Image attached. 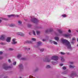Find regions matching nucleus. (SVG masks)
<instances>
[{
  "label": "nucleus",
  "mask_w": 78,
  "mask_h": 78,
  "mask_svg": "<svg viewBox=\"0 0 78 78\" xmlns=\"http://www.w3.org/2000/svg\"><path fill=\"white\" fill-rule=\"evenodd\" d=\"M60 41L64 45L66 46L68 48H71V45L70 44V42L66 39L62 38L60 40Z\"/></svg>",
  "instance_id": "1"
},
{
  "label": "nucleus",
  "mask_w": 78,
  "mask_h": 78,
  "mask_svg": "<svg viewBox=\"0 0 78 78\" xmlns=\"http://www.w3.org/2000/svg\"><path fill=\"white\" fill-rule=\"evenodd\" d=\"M31 21L34 23H37V22H39V20H37L36 18L31 19Z\"/></svg>",
  "instance_id": "2"
},
{
  "label": "nucleus",
  "mask_w": 78,
  "mask_h": 78,
  "mask_svg": "<svg viewBox=\"0 0 78 78\" xmlns=\"http://www.w3.org/2000/svg\"><path fill=\"white\" fill-rule=\"evenodd\" d=\"M51 59L55 60H58V57L56 55L53 56L51 58Z\"/></svg>",
  "instance_id": "3"
},
{
  "label": "nucleus",
  "mask_w": 78,
  "mask_h": 78,
  "mask_svg": "<svg viewBox=\"0 0 78 78\" xmlns=\"http://www.w3.org/2000/svg\"><path fill=\"white\" fill-rule=\"evenodd\" d=\"M18 67L20 70L23 69V65L22 64H20L18 65Z\"/></svg>",
  "instance_id": "4"
},
{
  "label": "nucleus",
  "mask_w": 78,
  "mask_h": 78,
  "mask_svg": "<svg viewBox=\"0 0 78 78\" xmlns=\"http://www.w3.org/2000/svg\"><path fill=\"white\" fill-rule=\"evenodd\" d=\"M17 34V35H19V36H25V34H23V33H22L21 32H18L16 33Z\"/></svg>",
  "instance_id": "5"
},
{
  "label": "nucleus",
  "mask_w": 78,
  "mask_h": 78,
  "mask_svg": "<svg viewBox=\"0 0 78 78\" xmlns=\"http://www.w3.org/2000/svg\"><path fill=\"white\" fill-rule=\"evenodd\" d=\"M3 68L4 69H5V70H7V69H11V68H12V66H4L3 67Z\"/></svg>",
  "instance_id": "6"
},
{
  "label": "nucleus",
  "mask_w": 78,
  "mask_h": 78,
  "mask_svg": "<svg viewBox=\"0 0 78 78\" xmlns=\"http://www.w3.org/2000/svg\"><path fill=\"white\" fill-rule=\"evenodd\" d=\"M5 37L6 36L5 35H2L0 37V39H1V40H3V39H5Z\"/></svg>",
  "instance_id": "7"
},
{
  "label": "nucleus",
  "mask_w": 78,
  "mask_h": 78,
  "mask_svg": "<svg viewBox=\"0 0 78 78\" xmlns=\"http://www.w3.org/2000/svg\"><path fill=\"white\" fill-rule=\"evenodd\" d=\"M49 41L51 43H53L54 44V45H58V43L55 41H52L51 40H49Z\"/></svg>",
  "instance_id": "8"
},
{
  "label": "nucleus",
  "mask_w": 78,
  "mask_h": 78,
  "mask_svg": "<svg viewBox=\"0 0 78 78\" xmlns=\"http://www.w3.org/2000/svg\"><path fill=\"white\" fill-rule=\"evenodd\" d=\"M11 38L10 37H8L6 39V41L7 42H11Z\"/></svg>",
  "instance_id": "9"
},
{
  "label": "nucleus",
  "mask_w": 78,
  "mask_h": 78,
  "mask_svg": "<svg viewBox=\"0 0 78 78\" xmlns=\"http://www.w3.org/2000/svg\"><path fill=\"white\" fill-rule=\"evenodd\" d=\"M75 38L73 37L72 39V41H71V43L72 44H74V41H75Z\"/></svg>",
  "instance_id": "10"
},
{
  "label": "nucleus",
  "mask_w": 78,
  "mask_h": 78,
  "mask_svg": "<svg viewBox=\"0 0 78 78\" xmlns=\"http://www.w3.org/2000/svg\"><path fill=\"white\" fill-rule=\"evenodd\" d=\"M41 45V41L38 42L37 43V47H39V46H40Z\"/></svg>",
  "instance_id": "11"
},
{
  "label": "nucleus",
  "mask_w": 78,
  "mask_h": 78,
  "mask_svg": "<svg viewBox=\"0 0 78 78\" xmlns=\"http://www.w3.org/2000/svg\"><path fill=\"white\" fill-rule=\"evenodd\" d=\"M54 39L55 40V41H59V39L58 37H55L54 38Z\"/></svg>",
  "instance_id": "12"
},
{
  "label": "nucleus",
  "mask_w": 78,
  "mask_h": 78,
  "mask_svg": "<svg viewBox=\"0 0 78 78\" xmlns=\"http://www.w3.org/2000/svg\"><path fill=\"white\" fill-rule=\"evenodd\" d=\"M26 43H27L28 44H32L33 42L31 41H26Z\"/></svg>",
  "instance_id": "13"
},
{
  "label": "nucleus",
  "mask_w": 78,
  "mask_h": 78,
  "mask_svg": "<svg viewBox=\"0 0 78 78\" xmlns=\"http://www.w3.org/2000/svg\"><path fill=\"white\" fill-rule=\"evenodd\" d=\"M57 31H58L60 33H62V30L61 29H57Z\"/></svg>",
  "instance_id": "14"
},
{
  "label": "nucleus",
  "mask_w": 78,
  "mask_h": 78,
  "mask_svg": "<svg viewBox=\"0 0 78 78\" xmlns=\"http://www.w3.org/2000/svg\"><path fill=\"white\" fill-rule=\"evenodd\" d=\"M44 61H45V62H49L50 61V59H46L44 60Z\"/></svg>",
  "instance_id": "15"
},
{
  "label": "nucleus",
  "mask_w": 78,
  "mask_h": 78,
  "mask_svg": "<svg viewBox=\"0 0 78 78\" xmlns=\"http://www.w3.org/2000/svg\"><path fill=\"white\" fill-rule=\"evenodd\" d=\"M21 56H22V54H20L18 55L17 56V57L18 58H19V59L21 57Z\"/></svg>",
  "instance_id": "16"
},
{
  "label": "nucleus",
  "mask_w": 78,
  "mask_h": 78,
  "mask_svg": "<svg viewBox=\"0 0 78 78\" xmlns=\"http://www.w3.org/2000/svg\"><path fill=\"white\" fill-rule=\"evenodd\" d=\"M64 36L66 37H68L69 36V34H64L63 35Z\"/></svg>",
  "instance_id": "17"
},
{
  "label": "nucleus",
  "mask_w": 78,
  "mask_h": 78,
  "mask_svg": "<svg viewBox=\"0 0 78 78\" xmlns=\"http://www.w3.org/2000/svg\"><path fill=\"white\" fill-rule=\"evenodd\" d=\"M17 43V41H12V44H16Z\"/></svg>",
  "instance_id": "18"
},
{
  "label": "nucleus",
  "mask_w": 78,
  "mask_h": 78,
  "mask_svg": "<svg viewBox=\"0 0 78 78\" xmlns=\"http://www.w3.org/2000/svg\"><path fill=\"white\" fill-rule=\"evenodd\" d=\"M61 60L62 61H65V59L63 57H61Z\"/></svg>",
  "instance_id": "19"
},
{
  "label": "nucleus",
  "mask_w": 78,
  "mask_h": 78,
  "mask_svg": "<svg viewBox=\"0 0 78 78\" xmlns=\"http://www.w3.org/2000/svg\"><path fill=\"white\" fill-rule=\"evenodd\" d=\"M33 34L34 36H36V31L34 30H33Z\"/></svg>",
  "instance_id": "20"
},
{
  "label": "nucleus",
  "mask_w": 78,
  "mask_h": 78,
  "mask_svg": "<svg viewBox=\"0 0 78 78\" xmlns=\"http://www.w3.org/2000/svg\"><path fill=\"white\" fill-rule=\"evenodd\" d=\"M40 33L41 32L40 31H36V33L37 35H39V34H40Z\"/></svg>",
  "instance_id": "21"
},
{
  "label": "nucleus",
  "mask_w": 78,
  "mask_h": 78,
  "mask_svg": "<svg viewBox=\"0 0 78 78\" xmlns=\"http://www.w3.org/2000/svg\"><path fill=\"white\" fill-rule=\"evenodd\" d=\"M15 26H16V25L14 24H12L10 25V27H15Z\"/></svg>",
  "instance_id": "22"
},
{
  "label": "nucleus",
  "mask_w": 78,
  "mask_h": 78,
  "mask_svg": "<svg viewBox=\"0 0 78 78\" xmlns=\"http://www.w3.org/2000/svg\"><path fill=\"white\" fill-rule=\"evenodd\" d=\"M69 67L70 68H74L75 67V66H73L72 65H70L69 66Z\"/></svg>",
  "instance_id": "23"
},
{
  "label": "nucleus",
  "mask_w": 78,
  "mask_h": 78,
  "mask_svg": "<svg viewBox=\"0 0 78 78\" xmlns=\"http://www.w3.org/2000/svg\"><path fill=\"white\" fill-rule=\"evenodd\" d=\"M31 40H32V41H36V38H32Z\"/></svg>",
  "instance_id": "24"
},
{
  "label": "nucleus",
  "mask_w": 78,
  "mask_h": 78,
  "mask_svg": "<svg viewBox=\"0 0 78 78\" xmlns=\"http://www.w3.org/2000/svg\"><path fill=\"white\" fill-rule=\"evenodd\" d=\"M20 60H25L26 59L25 58H20Z\"/></svg>",
  "instance_id": "25"
},
{
  "label": "nucleus",
  "mask_w": 78,
  "mask_h": 78,
  "mask_svg": "<svg viewBox=\"0 0 78 78\" xmlns=\"http://www.w3.org/2000/svg\"><path fill=\"white\" fill-rule=\"evenodd\" d=\"M74 74H72L70 75V77H72V78H73V76H74Z\"/></svg>",
  "instance_id": "26"
},
{
  "label": "nucleus",
  "mask_w": 78,
  "mask_h": 78,
  "mask_svg": "<svg viewBox=\"0 0 78 78\" xmlns=\"http://www.w3.org/2000/svg\"><path fill=\"white\" fill-rule=\"evenodd\" d=\"M9 50H10V51H12V50H14V49L12 48H9Z\"/></svg>",
  "instance_id": "27"
},
{
  "label": "nucleus",
  "mask_w": 78,
  "mask_h": 78,
  "mask_svg": "<svg viewBox=\"0 0 78 78\" xmlns=\"http://www.w3.org/2000/svg\"><path fill=\"white\" fill-rule=\"evenodd\" d=\"M51 67L50 65H47L46 66V68L47 69H48V68H50Z\"/></svg>",
  "instance_id": "28"
},
{
  "label": "nucleus",
  "mask_w": 78,
  "mask_h": 78,
  "mask_svg": "<svg viewBox=\"0 0 78 78\" xmlns=\"http://www.w3.org/2000/svg\"><path fill=\"white\" fill-rule=\"evenodd\" d=\"M69 36L68 37H69V38L70 39V38H71V37H72V35L71 34H69Z\"/></svg>",
  "instance_id": "29"
},
{
  "label": "nucleus",
  "mask_w": 78,
  "mask_h": 78,
  "mask_svg": "<svg viewBox=\"0 0 78 78\" xmlns=\"http://www.w3.org/2000/svg\"><path fill=\"white\" fill-rule=\"evenodd\" d=\"M63 70H66V67L65 66H63L62 68Z\"/></svg>",
  "instance_id": "30"
},
{
  "label": "nucleus",
  "mask_w": 78,
  "mask_h": 78,
  "mask_svg": "<svg viewBox=\"0 0 78 78\" xmlns=\"http://www.w3.org/2000/svg\"><path fill=\"white\" fill-rule=\"evenodd\" d=\"M14 16V15H8V16L9 17H11V16Z\"/></svg>",
  "instance_id": "31"
},
{
  "label": "nucleus",
  "mask_w": 78,
  "mask_h": 78,
  "mask_svg": "<svg viewBox=\"0 0 78 78\" xmlns=\"http://www.w3.org/2000/svg\"><path fill=\"white\" fill-rule=\"evenodd\" d=\"M16 16H17V17H19V15H14V16H13V17H16Z\"/></svg>",
  "instance_id": "32"
},
{
  "label": "nucleus",
  "mask_w": 78,
  "mask_h": 78,
  "mask_svg": "<svg viewBox=\"0 0 78 78\" xmlns=\"http://www.w3.org/2000/svg\"><path fill=\"white\" fill-rule=\"evenodd\" d=\"M18 23H19V24H22V21H18Z\"/></svg>",
  "instance_id": "33"
},
{
  "label": "nucleus",
  "mask_w": 78,
  "mask_h": 78,
  "mask_svg": "<svg viewBox=\"0 0 78 78\" xmlns=\"http://www.w3.org/2000/svg\"><path fill=\"white\" fill-rule=\"evenodd\" d=\"M13 65H14V66H16V62H15L13 63Z\"/></svg>",
  "instance_id": "34"
},
{
  "label": "nucleus",
  "mask_w": 78,
  "mask_h": 78,
  "mask_svg": "<svg viewBox=\"0 0 78 78\" xmlns=\"http://www.w3.org/2000/svg\"><path fill=\"white\" fill-rule=\"evenodd\" d=\"M0 44L1 45H5L6 44L5 43H1Z\"/></svg>",
  "instance_id": "35"
},
{
  "label": "nucleus",
  "mask_w": 78,
  "mask_h": 78,
  "mask_svg": "<svg viewBox=\"0 0 78 78\" xmlns=\"http://www.w3.org/2000/svg\"><path fill=\"white\" fill-rule=\"evenodd\" d=\"M62 16L64 17H67V16H66V15H62Z\"/></svg>",
  "instance_id": "36"
},
{
  "label": "nucleus",
  "mask_w": 78,
  "mask_h": 78,
  "mask_svg": "<svg viewBox=\"0 0 78 78\" xmlns=\"http://www.w3.org/2000/svg\"><path fill=\"white\" fill-rule=\"evenodd\" d=\"M61 55H65V53H64V52H61Z\"/></svg>",
  "instance_id": "37"
},
{
  "label": "nucleus",
  "mask_w": 78,
  "mask_h": 78,
  "mask_svg": "<svg viewBox=\"0 0 78 78\" xmlns=\"http://www.w3.org/2000/svg\"><path fill=\"white\" fill-rule=\"evenodd\" d=\"M53 29H51L49 30V31H53Z\"/></svg>",
  "instance_id": "38"
},
{
  "label": "nucleus",
  "mask_w": 78,
  "mask_h": 78,
  "mask_svg": "<svg viewBox=\"0 0 78 78\" xmlns=\"http://www.w3.org/2000/svg\"><path fill=\"white\" fill-rule=\"evenodd\" d=\"M16 41V39L15 38H14L12 39V42H14Z\"/></svg>",
  "instance_id": "39"
},
{
  "label": "nucleus",
  "mask_w": 78,
  "mask_h": 78,
  "mask_svg": "<svg viewBox=\"0 0 78 78\" xmlns=\"http://www.w3.org/2000/svg\"><path fill=\"white\" fill-rule=\"evenodd\" d=\"M44 50V49H42L40 50L41 51H43Z\"/></svg>",
  "instance_id": "40"
},
{
  "label": "nucleus",
  "mask_w": 78,
  "mask_h": 78,
  "mask_svg": "<svg viewBox=\"0 0 78 78\" xmlns=\"http://www.w3.org/2000/svg\"><path fill=\"white\" fill-rule=\"evenodd\" d=\"M33 76H29V78H33Z\"/></svg>",
  "instance_id": "41"
},
{
  "label": "nucleus",
  "mask_w": 78,
  "mask_h": 78,
  "mask_svg": "<svg viewBox=\"0 0 78 78\" xmlns=\"http://www.w3.org/2000/svg\"><path fill=\"white\" fill-rule=\"evenodd\" d=\"M45 32L46 33H48V30H46L45 31Z\"/></svg>",
  "instance_id": "42"
},
{
  "label": "nucleus",
  "mask_w": 78,
  "mask_h": 78,
  "mask_svg": "<svg viewBox=\"0 0 78 78\" xmlns=\"http://www.w3.org/2000/svg\"><path fill=\"white\" fill-rule=\"evenodd\" d=\"M8 62H9V63H10V62H11V60H10V59H9V60H8Z\"/></svg>",
  "instance_id": "43"
},
{
  "label": "nucleus",
  "mask_w": 78,
  "mask_h": 78,
  "mask_svg": "<svg viewBox=\"0 0 78 78\" xmlns=\"http://www.w3.org/2000/svg\"><path fill=\"white\" fill-rule=\"evenodd\" d=\"M2 54H3V52L0 51V55H2Z\"/></svg>",
  "instance_id": "44"
},
{
  "label": "nucleus",
  "mask_w": 78,
  "mask_h": 78,
  "mask_svg": "<svg viewBox=\"0 0 78 78\" xmlns=\"http://www.w3.org/2000/svg\"><path fill=\"white\" fill-rule=\"evenodd\" d=\"M68 32L69 33H71V30H68Z\"/></svg>",
  "instance_id": "45"
},
{
  "label": "nucleus",
  "mask_w": 78,
  "mask_h": 78,
  "mask_svg": "<svg viewBox=\"0 0 78 78\" xmlns=\"http://www.w3.org/2000/svg\"><path fill=\"white\" fill-rule=\"evenodd\" d=\"M42 41H43V42H44V41H46V40L43 39V40H42Z\"/></svg>",
  "instance_id": "46"
},
{
  "label": "nucleus",
  "mask_w": 78,
  "mask_h": 78,
  "mask_svg": "<svg viewBox=\"0 0 78 78\" xmlns=\"http://www.w3.org/2000/svg\"><path fill=\"white\" fill-rule=\"evenodd\" d=\"M70 64H73V62H70Z\"/></svg>",
  "instance_id": "47"
},
{
  "label": "nucleus",
  "mask_w": 78,
  "mask_h": 78,
  "mask_svg": "<svg viewBox=\"0 0 78 78\" xmlns=\"http://www.w3.org/2000/svg\"><path fill=\"white\" fill-rule=\"evenodd\" d=\"M3 59V57H0V59Z\"/></svg>",
  "instance_id": "48"
},
{
  "label": "nucleus",
  "mask_w": 78,
  "mask_h": 78,
  "mask_svg": "<svg viewBox=\"0 0 78 78\" xmlns=\"http://www.w3.org/2000/svg\"><path fill=\"white\" fill-rule=\"evenodd\" d=\"M52 64H53V65H55V62H52Z\"/></svg>",
  "instance_id": "49"
},
{
  "label": "nucleus",
  "mask_w": 78,
  "mask_h": 78,
  "mask_svg": "<svg viewBox=\"0 0 78 78\" xmlns=\"http://www.w3.org/2000/svg\"><path fill=\"white\" fill-rule=\"evenodd\" d=\"M60 66H63V64H60Z\"/></svg>",
  "instance_id": "50"
},
{
  "label": "nucleus",
  "mask_w": 78,
  "mask_h": 78,
  "mask_svg": "<svg viewBox=\"0 0 78 78\" xmlns=\"http://www.w3.org/2000/svg\"><path fill=\"white\" fill-rule=\"evenodd\" d=\"M31 25H28V27H31Z\"/></svg>",
  "instance_id": "51"
},
{
  "label": "nucleus",
  "mask_w": 78,
  "mask_h": 78,
  "mask_svg": "<svg viewBox=\"0 0 78 78\" xmlns=\"http://www.w3.org/2000/svg\"><path fill=\"white\" fill-rule=\"evenodd\" d=\"M64 73H65V74H67V72H66V73L65 72H64Z\"/></svg>",
  "instance_id": "52"
},
{
  "label": "nucleus",
  "mask_w": 78,
  "mask_h": 78,
  "mask_svg": "<svg viewBox=\"0 0 78 78\" xmlns=\"http://www.w3.org/2000/svg\"><path fill=\"white\" fill-rule=\"evenodd\" d=\"M67 55H70V53H69V52H68L67 53Z\"/></svg>",
  "instance_id": "53"
},
{
  "label": "nucleus",
  "mask_w": 78,
  "mask_h": 78,
  "mask_svg": "<svg viewBox=\"0 0 78 78\" xmlns=\"http://www.w3.org/2000/svg\"><path fill=\"white\" fill-rule=\"evenodd\" d=\"M2 22V20H0V23H1Z\"/></svg>",
  "instance_id": "54"
},
{
  "label": "nucleus",
  "mask_w": 78,
  "mask_h": 78,
  "mask_svg": "<svg viewBox=\"0 0 78 78\" xmlns=\"http://www.w3.org/2000/svg\"><path fill=\"white\" fill-rule=\"evenodd\" d=\"M29 34H31V32H30L29 33Z\"/></svg>",
  "instance_id": "55"
},
{
  "label": "nucleus",
  "mask_w": 78,
  "mask_h": 78,
  "mask_svg": "<svg viewBox=\"0 0 78 78\" xmlns=\"http://www.w3.org/2000/svg\"><path fill=\"white\" fill-rule=\"evenodd\" d=\"M77 41L78 42V38L77 39Z\"/></svg>",
  "instance_id": "56"
},
{
  "label": "nucleus",
  "mask_w": 78,
  "mask_h": 78,
  "mask_svg": "<svg viewBox=\"0 0 78 78\" xmlns=\"http://www.w3.org/2000/svg\"><path fill=\"white\" fill-rule=\"evenodd\" d=\"M25 50H27V48H25Z\"/></svg>",
  "instance_id": "57"
},
{
  "label": "nucleus",
  "mask_w": 78,
  "mask_h": 78,
  "mask_svg": "<svg viewBox=\"0 0 78 78\" xmlns=\"http://www.w3.org/2000/svg\"><path fill=\"white\" fill-rule=\"evenodd\" d=\"M28 50H30V48H28Z\"/></svg>",
  "instance_id": "58"
},
{
  "label": "nucleus",
  "mask_w": 78,
  "mask_h": 78,
  "mask_svg": "<svg viewBox=\"0 0 78 78\" xmlns=\"http://www.w3.org/2000/svg\"><path fill=\"white\" fill-rule=\"evenodd\" d=\"M76 76H78L77 75H76Z\"/></svg>",
  "instance_id": "59"
},
{
  "label": "nucleus",
  "mask_w": 78,
  "mask_h": 78,
  "mask_svg": "<svg viewBox=\"0 0 78 78\" xmlns=\"http://www.w3.org/2000/svg\"><path fill=\"white\" fill-rule=\"evenodd\" d=\"M56 36H58V35H57Z\"/></svg>",
  "instance_id": "60"
},
{
  "label": "nucleus",
  "mask_w": 78,
  "mask_h": 78,
  "mask_svg": "<svg viewBox=\"0 0 78 78\" xmlns=\"http://www.w3.org/2000/svg\"><path fill=\"white\" fill-rule=\"evenodd\" d=\"M77 32H78V31H77Z\"/></svg>",
  "instance_id": "61"
}]
</instances>
